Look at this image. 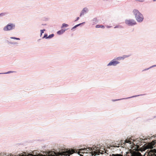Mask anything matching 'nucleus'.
<instances>
[{
	"instance_id": "nucleus-16",
	"label": "nucleus",
	"mask_w": 156,
	"mask_h": 156,
	"mask_svg": "<svg viewBox=\"0 0 156 156\" xmlns=\"http://www.w3.org/2000/svg\"><path fill=\"white\" fill-rule=\"evenodd\" d=\"M10 38L11 39H16V40H20V39L19 38H16L15 37H10Z\"/></svg>"
},
{
	"instance_id": "nucleus-20",
	"label": "nucleus",
	"mask_w": 156,
	"mask_h": 156,
	"mask_svg": "<svg viewBox=\"0 0 156 156\" xmlns=\"http://www.w3.org/2000/svg\"><path fill=\"white\" fill-rule=\"evenodd\" d=\"M124 140H122L121 141V144H125L126 143H124Z\"/></svg>"
},
{
	"instance_id": "nucleus-19",
	"label": "nucleus",
	"mask_w": 156,
	"mask_h": 156,
	"mask_svg": "<svg viewBox=\"0 0 156 156\" xmlns=\"http://www.w3.org/2000/svg\"><path fill=\"white\" fill-rule=\"evenodd\" d=\"M80 24H81V23L79 24H78V25H76L74 27H73V28H76V27H77L79 25H80Z\"/></svg>"
},
{
	"instance_id": "nucleus-3",
	"label": "nucleus",
	"mask_w": 156,
	"mask_h": 156,
	"mask_svg": "<svg viewBox=\"0 0 156 156\" xmlns=\"http://www.w3.org/2000/svg\"><path fill=\"white\" fill-rule=\"evenodd\" d=\"M133 12L135 16L136 19L137 21L141 22L143 21L144 19L143 16L137 10H133Z\"/></svg>"
},
{
	"instance_id": "nucleus-7",
	"label": "nucleus",
	"mask_w": 156,
	"mask_h": 156,
	"mask_svg": "<svg viewBox=\"0 0 156 156\" xmlns=\"http://www.w3.org/2000/svg\"><path fill=\"white\" fill-rule=\"evenodd\" d=\"M119 62L118 61H116L115 60H113L108 65V66H110L112 65L115 66L117 64H119Z\"/></svg>"
},
{
	"instance_id": "nucleus-14",
	"label": "nucleus",
	"mask_w": 156,
	"mask_h": 156,
	"mask_svg": "<svg viewBox=\"0 0 156 156\" xmlns=\"http://www.w3.org/2000/svg\"><path fill=\"white\" fill-rule=\"evenodd\" d=\"M68 26V24H65V23H63L62 24V28L63 27H67Z\"/></svg>"
},
{
	"instance_id": "nucleus-6",
	"label": "nucleus",
	"mask_w": 156,
	"mask_h": 156,
	"mask_svg": "<svg viewBox=\"0 0 156 156\" xmlns=\"http://www.w3.org/2000/svg\"><path fill=\"white\" fill-rule=\"evenodd\" d=\"M110 156H123V155L121 154H112V155H110ZM131 156H141V153L140 152H134L132 153Z\"/></svg>"
},
{
	"instance_id": "nucleus-17",
	"label": "nucleus",
	"mask_w": 156,
	"mask_h": 156,
	"mask_svg": "<svg viewBox=\"0 0 156 156\" xmlns=\"http://www.w3.org/2000/svg\"><path fill=\"white\" fill-rule=\"evenodd\" d=\"M44 31H45V30H44V29L41 30V35H42V34L44 33Z\"/></svg>"
},
{
	"instance_id": "nucleus-21",
	"label": "nucleus",
	"mask_w": 156,
	"mask_h": 156,
	"mask_svg": "<svg viewBox=\"0 0 156 156\" xmlns=\"http://www.w3.org/2000/svg\"><path fill=\"white\" fill-rule=\"evenodd\" d=\"M79 19V17H78L77 18V19L75 20V21H76L78 20Z\"/></svg>"
},
{
	"instance_id": "nucleus-15",
	"label": "nucleus",
	"mask_w": 156,
	"mask_h": 156,
	"mask_svg": "<svg viewBox=\"0 0 156 156\" xmlns=\"http://www.w3.org/2000/svg\"><path fill=\"white\" fill-rule=\"evenodd\" d=\"M54 36V34H51L50 35H49L48 37V38H51L52 37H53Z\"/></svg>"
},
{
	"instance_id": "nucleus-18",
	"label": "nucleus",
	"mask_w": 156,
	"mask_h": 156,
	"mask_svg": "<svg viewBox=\"0 0 156 156\" xmlns=\"http://www.w3.org/2000/svg\"><path fill=\"white\" fill-rule=\"evenodd\" d=\"M47 36H48V35L47 34H45L44 36L43 37V38H48V37H47Z\"/></svg>"
},
{
	"instance_id": "nucleus-9",
	"label": "nucleus",
	"mask_w": 156,
	"mask_h": 156,
	"mask_svg": "<svg viewBox=\"0 0 156 156\" xmlns=\"http://www.w3.org/2000/svg\"><path fill=\"white\" fill-rule=\"evenodd\" d=\"M87 8H84L83 10H82L81 13H80V16H81L82 15H84L87 12Z\"/></svg>"
},
{
	"instance_id": "nucleus-8",
	"label": "nucleus",
	"mask_w": 156,
	"mask_h": 156,
	"mask_svg": "<svg viewBox=\"0 0 156 156\" xmlns=\"http://www.w3.org/2000/svg\"><path fill=\"white\" fill-rule=\"evenodd\" d=\"M130 55H124L122 56L116 58V59L117 60H123L125 58L129 57Z\"/></svg>"
},
{
	"instance_id": "nucleus-22",
	"label": "nucleus",
	"mask_w": 156,
	"mask_h": 156,
	"mask_svg": "<svg viewBox=\"0 0 156 156\" xmlns=\"http://www.w3.org/2000/svg\"><path fill=\"white\" fill-rule=\"evenodd\" d=\"M11 72H8L7 73H10Z\"/></svg>"
},
{
	"instance_id": "nucleus-1",
	"label": "nucleus",
	"mask_w": 156,
	"mask_h": 156,
	"mask_svg": "<svg viewBox=\"0 0 156 156\" xmlns=\"http://www.w3.org/2000/svg\"><path fill=\"white\" fill-rule=\"evenodd\" d=\"M98 147H95L94 148L93 147H89L81 149L79 150L80 153H91L92 155H98L100 153V150L97 149Z\"/></svg>"
},
{
	"instance_id": "nucleus-13",
	"label": "nucleus",
	"mask_w": 156,
	"mask_h": 156,
	"mask_svg": "<svg viewBox=\"0 0 156 156\" xmlns=\"http://www.w3.org/2000/svg\"><path fill=\"white\" fill-rule=\"evenodd\" d=\"M127 143L131 144V141L129 139H127L126 140H125L124 143Z\"/></svg>"
},
{
	"instance_id": "nucleus-2",
	"label": "nucleus",
	"mask_w": 156,
	"mask_h": 156,
	"mask_svg": "<svg viewBox=\"0 0 156 156\" xmlns=\"http://www.w3.org/2000/svg\"><path fill=\"white\" fill-rule=\"evenodd\" d=\"M74 153V151L73 150L58 153H55L54 151H49L47 152L46 154L48 155V156H59L60 155L64 156L68 155L69 156L70 154H73Z\"/></svg>"
},
{
	"instance_id": "nucleus-12",
	"label": "nucleus",
	"mask_w": 156,
	"mask_h": 156,
	"mask_svg": "<svg viewBox=\"0 0 156 156\" xmlns=\"http://www.w3.org/2000/svg\"><path fill=\"white\" fill-rule=\"evenodd\" d=\"M96 28H104L105 27L102 25H97L96 26Z\"/></svg>"
},
{
	"instance_id": "nucleus-4",
	"label": "nucleus",
	"mask_w": 156,
	"mask_h": 156,
	"mask_svg": "<svg viewBox=\"0 0 156 156\" xmlns=\"http://www.w3.org/2000/svg\"><path fill=\"white\" fill-rule=\"evenodd\" d=\"M15 27V25L13 24H8L4 28V30L5 31H8L14 29Z\"/></svg>"
},
{
	"instance_id": "nucleus-5",
	"label": "nucleus",
	"mask_w": 156,
	"mask_h": 156,
	"mask_svg": "<svg viewBox=\"0 0 156 156\" xmlns=\"http://www.w3.org/2000/svg\"><path fill=\"white\" fill-rule=\"evenodd\" d=\"M125 23L129 26H133L136 24V22L134 20H126Z\"/></svg>"
},
{
	"instance_id": "nucleus-11",
	"label": "nucleus",
	"mask_w": 156,
	"mask_h": 156,
	"mask_svg": "<svg viewBox=\"0 0 156 156\" xmlns=\"http://www.w3.org/2000/svg\"><path fill=\"white\" fill-rule=\"evenodd\" d=\"M65 30H64L63 29H62L61 30H60L57 32V34H58L60 35L62 34H63V33L65 32Z\"/></svg>"
},
{
	"instance_id": "nucleus-10",
	"label": "nucleus",
	"mask_w": 156,
	"mask_h": 156,
	"mask_svg": "<svg viewBox=\"0 0 156 156\" xmlns=\"http://www.w3.org/2000/svg\"><path fill=\"white\" fill-rule=\"evenodd\" d=\"M48 152V151L46 152H45L46 155H43L42 154H38L37 155H33L32 154H28L27 156H48V155H46V154L47 153V152Z\"/></svg>"
}]
</instances>
